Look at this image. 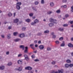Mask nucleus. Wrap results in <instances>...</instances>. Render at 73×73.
I'll list each match as a JSON object with an SVG mask.
<instances>
[{
	"label": "nucleus",
	"instance_id": "obj_1",
	"mask_svg": "<svg viewBox=\"0 0 73 73\" xmlns=\"http://www.w3.org/2000/svg\"><path fill=\"white\" fill-rule=\"evenodd\" d=\"M15 70H19V71H21L22 70V67L20 66L18 68H16L15 69Z\"/></svg>",
	"mask_w": 73,
	"mask_h": 73
},
{
	"label": "nucleus",
	"instance_id": "obj_2",
	"mask_svg": "<svg viewBox=\"0 0 73 73\" xmlns=\"http://www.w3.org/2000/svg\"><path fill=\"white\" fill-rule=\"evenodd\" d=\"M25 70H30L32 69V68L30 66H28L25 68Z\"/></svg>",
	"mask_w": 73,
	"mask_h": 73
},
{
	"label": "nucleus",
	"instance_id": "obj_3",
	"mask_svg": "<svg viewBox=\"0 0 73 73\" xmlns=\"http://www.w3.org/2000/svg\"><path fill=\"white\" fill-rule=\"evenodd\" d=\"M50 20L51 22H53L54 24H57V21L55 20H54L52 18H50Z\"/></svg>",
	"mask_w": 73,
	"mask_h": 73
},
{
	"label": "nucleus",
	"instance_id": "obj_4",
	"mask_svg": "<svg viewBox=\"0 0 73 73\" xmlns=\"http://www.w3.org/2000/svg\"><path fill=\"white\" fill-rule=\"evenodd\" d=\"M39 48L40 50H42L44 48V46L43 45H40L39 46Z\"/></svg>",
	"mask_w": 73,
	"mask_h": 73
},
{
	"label": "nucleus",
	"instance_id": "obj_5",
	"mask_svg": "<svg viewBox=\"0 0 73 73\" xmlns=\"http://www.w3.org/2000/svg\"><path fill=\"white\" fill-rule=\"evenodd\" d=\"M24 57H25V59L28 61V60H29V58L28 57V56L27 55V54L24 55Z\"/></svg>",
	"mask_w": 73,
	"mask_h": 73
},
{
	"label": "nucleus",
	"instance_id": "obj_6",
	"mask_svg": "<svg viewBox=\"0 0 73 73\" xmlns=\"http://www.w3.org/2000/svg\"><path fill=\"white\" fill-rule=\"evenodd\" d=\"M28 47L27 46L25 47V50L24 51L25 53H28Z\"/></svg>",
	"mask_w": 73,
	"mask_h": 73
},
{
	"label": "nucleus",
	"instance_id": "obj_7",
	"mask_svg": "<svg viewBox=\"0 0 73 73\" xmlns=\"http://www.w3.org/2000/svg\"><path fill=\"white\" fill-rule=\"evenodd\" d=\"M7 38L8 39H11V36L10 34H9L7 35Z\"/></svg>",
	"mask_w": 73,
	"mask_h": 73
},
{
	"label": "nucleus",
	"instance_id": "obj_8",
	"mask_svg": "<svg viewBox=\"0 0 73 73\" xmlns=\"http://www.w3.org/2000/svg\"><path fill=\"white\" fill-rule=\"evenodd\" d=\"M25 35H24V34L23 33H22L21 34H20L19 35V36L21 37V38H22V37H24Z\"/></svg>",
	"mask_w": 73,
	"mask_h": 73
},
{
	"label": "nucleus",
	"instance_id": "obj_9",
	"mask_svg": "<svg viewBox=\"0 0 73 73\" xmlns=\"http://www.w3.org/2000/svg\"><path fill=\"white\" fill-rule=\"evenodd\" d=\"M20 40V38H16L14 39V41L15 42H18V41H19Z\"/></svg>",
	"mask_w": 73,
	"mask_h": 73
},
{
	"label": "nucleus",
	"instance_id": "obj_10",
	"mask_svg": "<svg viewBox=\"0 0 73 73\" xmlns=\"http://www.w3.org/2000/svg\"><path fill=\"white\" fill-rule=\"evenodd\" d=\"M4 68H5V66H0V69H1V70H4Z\"/></svg>",
	"mask_w": 73,
	"mask_h": 73
},
{
	"label": "nucleus",
	"instance_id": "obj_11",
	"mask_svg": "<svg viewBox=\"0 0 73 73\" xmlns=\"http://www.w3.org/2000/svg\"><path fill=\"white\" fill-rule=\"evenodd\" d=\"M18 21H19L18 19H16L14 20V22L15 23H18Z\"/></svg>",
	"mask_w": 73,
	"mask_h": 73
},
{
	"label": "nucleus",
	"instance_id": "obj_12",
	"mask_svg": "<svg viewBox=\"0 0 73 73\" xmlns=\"http://www.w3.org/2000/svg\"><path fill=\"white\" fill-rule=\"evenodd\" d=\"M16 7L18 10H19L20 9V7L19 5H16Z\"/></svg>",
	"mask_w": 73,
	"mask_h": 73
},
{
	"label": "nucleus",
	"instance_id": "obj_13",
	"mask_svg": "<svg viewBox=\"0 0 73 73\" xmlns=\"http://www.w3.org/2000/svg\"><path fill=\"white\" fill-rule=\"evenodd\" d=\"M48 25L49 27H53V26L54 25V24H53V23H50L48 24Z\"/></svg>",
	"mask_w": 73,
	"mask_h": 73
},
{
	"label": "nucleus",
	"instance_id": "obj_14",
	"mask_svg": "<svg viewBox=\"0 0 73 73\" xmlns=\"http://www.w3.org/2000/svg\"><path fill=\"white\" fill-rule=\"evenodd\" d=\"M17 62L19 64H22V61L20 60H19Z\"/></svg>",
	"mask_w": 73,
	"mask_h": 73
},
{
	"label": "nucleus",
	"instance_id": "obj_15",
	"mask_svg": "<svg viewBox=\"0 0 73 73\" xmlns=\"http://www.w3.org/2000/svg\"><path fill=\"white\" fill-rule=\"evenodd\" d=\"M58 72H59V73H63V70L62 69L60 70H58Z\"/></svg>",
	"mask_w": 73,
	"mask_h": 73
},
{
	"label": "nucleus",
	"instance_id": "obj_16",
	"mask_svg": "<svg viewBox=\"0 0 73 73\" xmlns=\"http://www.w3.org/2000/svg\"><path fill=\"white\" fill-rule=\"evenodd\" d=\"M50 6H51V7H53V6H54V3H53L52 2H51L50 3Z\"/></svg>",
	"mask_w": 73,
	"mask_h": 73
},
{
	"label": "nucleus",
	"instance_id": "obj_17",
	"mask_svg": "<svg viewBox=\"0 0 73 73\" xmlns=\"http://www.w3.org/2000/svg\"><path fill=\"white\" fill-rule=\"evenodd\" d=\"M25 21L27 23H29V22H31V19H27L25 20Z\"/></svg>",
	"mask_w": 73,
	"mask_h": 73
},
{
	"label": "nucleus",
	"instance_id": "obj_18",
	"mask_svg": "<svg viewBox=\"0 0 73 73\" xmlns=\"http://www.w3.org/2000/svg\"><path fill=\"white\" fill-rule=\"evenodd\" d=\"M8 15L9 17H11L12 16V14L11 13H9L8 14Z\"/></svg>",
	"mask_w": 73,
	"mask_h": 73
},
{
	"label": "nucleus",
	"instance_id": "obj_19",
	"mask_svg": "<svg viewBox=\"0 0 73 73\" xmlns=\"http://www.w3.org/2000/svg\"><path fill=\"white\" fill-rule=\"evenodd\" d=\"M20 48H22L23 50H24V46L21 45L20 46Z\"/></svg>",
	"mask_w": 73,
	"mask_h": 73
},
{
	"label": "nucleus",
	"instance_id": "obj_20",
	"mask_svg": "<svg viewBox=\"0 0 73 73\" xmlns=\"http://www.w3.org/2000/svg\"><path fill=\"white\" fill-rule=\"evenodd\" d=\"M65 66V68H68V67H69V65L68 64H65L64 65Z\"/></svg>",
	"mask_w": 73,
	"mask_h": 73
},
{
	"label": "nucleus",
	"instance_id": "obj_21",
	"mask_svg": "<svg viewBox=\"0 0 73 73\" xmlns=\"http://www.w3.org/2000/svg\"><path fill=\"white\" fill-rule=\"evenodd\" d=\"M49 30H48L45 31L44 32V33H49Z\"/></svg>",
	"mask_w": 73,
	"mask_h": 73
},
{
	"label": "nucleus",
	"instance_id": "obj_22",
	"mask_svg": "<svg viewBox=\"0 0 73 73\" xmlns=\"http://www.w3.org/2000/svg\"><path fill=\"white\" fill-rule=\"evenodd\" d=\"M34 22L35 24H36V23H38V20L37 19H36L34 21Z\"/></svg>",
	"mask_w": 73,
	"mask_h": 73
},
{
	"label": "nucleus",
	"instance_id": "obj_23",
	"mask_svg": "<svg viewBox=\"0 0 73 73\" xmlns=\"http://www.w3.org/2000/svg\"><path fill=\"white\" fill-rule=\"evenodd\" d=\"M59 31H61V32H63L64 31V29L61 28H59Z\"/></svg>",
	"mask_w": 73,
	"mask_h": 73
},
{
	"label": "nucleus",
	"instance_id": "obj_24",
	"mask_svg": "<svg viewBox=\"0 0 73 73\" xmlns=\"http://www.w3.org/2000/svg\"><path fill=\"white\" fill-rule=\"evenodd\" d=\"M60 46H65V43L64 42H63L61 44Z\"/></svg>",
	"mask_w": 73,
	"mask_h": 73
},
{
	"label": "nucleus",
	"instance_id": "obj_25",
	"mask_svg": "<svg viewBox=\"0 0 73 73\" xmlns=\"http://www.w3.org/2000/svg\"><path fill=\"white\" fill-rule=\"evenodd\" d=\"M17 5H21V3L20 2H18L17 3Z\"/></svg>",
	"mask_w": 73,
	"mask_h": 73
},
{
	"label": "nucleus",
	"instance_id": "obj_26",
	"mask_svg": "<svg viewBox=\"0 0 73 73\" xmlns=\"http://www.w3.org/2000/svg\"><path fill=\"white\" fill-rule=\"evenodd\" d=\"M14 36H16V35H17V34H18V33L17 32H14L13 33Z\"/></svg>",
	"mask_w": 73,
	"mask_h": 73
},
{
	"label": "nucleus",
	"instance_id": "obj_27",
	"mask_svg": "<svg viewBox=\"0 0 73 73\" xmlns=\"http://www.w3.org/2000/svg\"><path fill=\"white\" fill-rule=\"evenodd\" d=\"M60 12H61V11L60 10H58L56 11V12L57 13H60Z\"/></svg>",
	"mask_w": 73,
	"mask_h": 73
},
{
	"label": "nucleus",
	"instance_id": "obj_28",
	"mask_svg": "<svg viewBox=\"0 0 73 73\" xmlns=\"http://www.w3.org/2000/svg\"><path fill=\"white\" fill-rule=\"evenodd\" d=\"M66 62L68 63H70V62H71V61H70V60L68 59L66 60Z\"/></svg>",
	"mask_w": 73,
	"mask_h": 73
},
{
	"label": "nucleus",
	"instance_id": "obj_29",
	"mask_svg": "<svg viewBox=\"0 0 73 73\" xmlns=\"http://www.w3.org/2000/svg\"><path fill=\"white\" fill-rule=\"evenodd\" d=\"M12 65V63L11 62H10L8 63L7 64V65H8V66H11Z\"/></svg>",
	"mask_w": 73,
	"mask_h": 73
},
{
	"label": "nucleus",
	"instance_id": "obj_30",
	"mask_svg": "<svg viewBox=\"0 0 73 73\" xmlns=\"http://www.w3.org/2000/svg\"><path fill=\"white\" fill-rule=\"evenodd\" d=\"M68 46H69V47H72V44L70 43L68 44Z\"/></svg>",
	"mask_w": 73,
	"mask_h": 73
},
{
	"label": "nucleus",
	"instance_id": "obj_31",
	"mask_svg": "<svg viewBox=\"0 0 73 73\" xmlns=\"http://www.w3.org/2000/svg\"><path fill=\"white\" fill-rule=\"evenodd\" d=\"M52 13V11H48L47 12V14L48 15H49L50 14H51V13Z\"/></svg>",
	"mask_w": 73,
	"mask_h": 73
},
{
	"label": "nucleus",
	"instance_id": "obj_32",
	"mask_svg": "<svg viewBox=\"0 0 73 73\" xmlns=\"http://www.w3.org/2000/svg\"><path fill=\"white\" fill-rule=\"evenodd\" d=\"M55 43L56 44H58L60 43V42L58 40H56L55 41Z\"/></svg>",
	"mask_w": 73,
	"mask_h": 73
},
{
	"label": "nucleus",
	"instance_id": "obj_33",
	"mask_svg": "<svg viewBox=\"0 0 73 73\" xmlns=\"http://www.w3.org/2000/svg\"><path fill=\"white\" fill-rule=\"evenodd\" d=\"M35 22H32L31 23V25H35Z\"/></svg>",
	"mask_w": 73,
	"mask_h": 73
},
{
	"label": "nucleus",
	"instance_id": "obj_34",
	"mask_svg": "<svg viewBox=\"0 0 73 73\" xmlns=\"http://www.w3.org/2000/svg\"><path fill=\"white\" fill-rule=\"evenodd\" d=\"M52 64L53 65H54V64H56V62L55 61H53L52 62Z\"/></svg>",
	"mask_w": 73,
	"mask_h": 73
},
{
	"label": "nucleus",
	"instance_id": "obj_35",
	"mask_svg": "<svg viewBox=\"0 0 73 73\" xmlns=\"http://www.w3.org/2000/svg\"><path fill=\"white\" fill-rule=\"evenodd\" d=\"M33 15V13H30V14H29V15L30 17L32 16Z\"/></svg>",
	"mask_w": 73,
	"mask_h": 73
},
{
	"label": "nucleus",
	"instance_id": "obj_36",
	"mask_svg": "<svg viewBox=\"0 0 73 73\" xmlns=\"http://www.w3.org/2000/svg\"><path fill=\"white\" fill-rule=\"evenodd\" d=\"M28 73H33V72L31 70H29L28 72Z\"/></svg>",
	"mask_w": 73,
	"mask_h": 73
},
{
	"label": "nucleus",
	"instance_id": "obj_37",
	"mask_svg": "<svg viewBox=\"0 0 73 73\" xmlns=\"http://www.w3.org/2000/svg\"><path fill=\"white\" fill-rule=\"evenodd\" d=\"M41 4H44V0H41Z\"/></svg>",
	"mask_w": 73,
	"mask_h": 73
},
{
	"label": "nucleus",
	"instance_id": "obj_38",
	"mask_svg": "<svg viewBox=\"0 0 73 73\" xmlns=\"http://www.w3.org/2000/svg\"><path fill=\"white\" fill-rule=\"evenodd\" d=\"M63 40V37H61L59 38V40L61 41L62 40Z\"/></svg>",
	"mask_w": 73,
	"mask_h": 73
},
{
	"label": "nucleus",
	"instance_id": "obj_39",
	"mask_svg": "<svg viewBox=\"0 0 73 73\" xmlns=\"http://www.w3.org/2000/svg\"><path fill=\"white\" fill-rule=\"evenodd\" d=\"M37 35L38 36H40V35H42V33H38L37 34Z\"/></svg>",
	"mask_w": 73,
	"mask_h": 73
},
{
	"label": "nucleus",
	"instance_id": "obj_40",
	"mask_svg": "<svg viewBox=\"0 0 73 73\" xmlns=\"http://www.w3.org/2000/svg\"><path fill=\"white\" fill-rule=\"evenodd\" d=\"M56 35H53L52 36V38H56Z\"/></svg>",
	"mask_w": 73,
	"mask_h": 73
},
{
	"label": "nucleus",
	"instance_id": "obj_41",
	"mask_svg": "<svg viewBox=\"0 0 73 73\" xmlns=\"http://www.w3.org/2000/svg\"><path fill=\"white\" fill-rule=\"evenodd\" d=\"M21 56H22V54H18V57H21Z\"/></svg>",
	"mask_w": 73,
	"mask_h": 73
},
{
	"label": "nucleus",
	"instance_id": "obj_42",
	"mask_svg": "<svg viewBox=\"0 0 73 73\" xmlns=\"http://www.w3.org/2000/svg\"><path fill=\"white\" fill-rule=\"evenodd\" d=\"M1 36L2 37V38H5V36H4V35H1Z\"/></svg>",
	"mask_w": 73,
	"mask_h": 73
},
{
	"label": "nucleus",
	"instance_id": "obj_43",
	"mask_svg": "<svg viewBox=\"0 0 73 73\" xmlns=\"http://www.w3.org/2000/svg\"><path fill=\"white\" fill-rule=\"evenodd\" d=\"M63 27H67L68 26V25L66 24H64L63 25Z\"/></svg>",
	"mask_w": 73,
	"mask_h": 73
},
{
	"label": "nucleus",
	"instance_id": "obj_44",
	"mask_svg": "<svg viewBox=\"0 0 73 73\" xmlns=\"http://www.w3.org/2000/svg\"><path fill=\"white\" fill-rule=\"evenodd\" d=\"M33 9L34 10V11H37V9H36L35 7H33Z\"/></svg>",
	"mask_w": 73,
	"mask_h": 73
},
{
	"label": "nucleus",
	"instance_id": "obj_45",
	"mask_svg": "<svg viewBox=\"0 0 73 73\" xmlns=\"http://www.w3.org/2000/svg\"><path fill=\"white\" fill-rule=\"evenodd\" d=\"M26 29V28L25 27H23L22 29L23 31H25Z\"/></svg>",
	"mask_w": 73,
	"mask_h": 73
},
{
	"label": "nucleus",
	"instance_id": "obj_46",
	"mask_svg": "<svg viewBox=\"0 0 73 73\" xmlns=\"http://www.w3.org/2000/svg\"><path fill=\"white\" fill-rule=\"evenodd\" d=\"M73 66V64H70V65H69V66H70V67H72V66Z\"/></svg>",
	"mask_w": 73,
	"mask_h": 73
},
{
	"label": "nucleus",
	"instance_id": "obj_47",
	"mask_svg": "<svg viewBox=\"0 0 73 73\" xmlns=\"http://www.w3.org/2000/svg\"><path fill=\"white\" fill-rule=\"evenodd\" d=\"M38 4V2H35V5H37V4Z\"/></svg>",
	"mask_w": 73,
	"mask_h": 73
},
{
	"label": "nucleus",
	"instance_id": "obj_48",
	"mask_svg": "<svg viewBox=\"0 0 73 73\" xmlns=\"http://www.w3.org/2000/svg\"><path fill=\"white\" fill-rule=\"evenodd\" d=\"M63 2L65 3H66V0H63Z\"/></svg>",
	"mask_w": 73,
	"mask_h": 73
},
{
	"label": "nucleus",
	"instance_id": "obj_49",
	"mask_svg": "<svg viewBox=\"0 0 73 73\" xmlns=\"http://www.w3.org/2000/svg\"><path fill=\"white\" fill-rule=\"evenodd\" d=\"M31 57L32 58H35V56L34 55H33L31 56Z\"/></svg>",
	"mask_w": 73,
	"mask_h": 73
},
{
	"label": "nucleus",
	"instance_id": "obj_50",
	"mask_svg": "<svg viewBox=\"0 0 73 73\" xmlns=\"http://www.w3.org/2000/svg\"><path fill=\"white\" fill-rule=\"evenodd\" d=\"M71 9H72V11L73 12V5L71 7Z\"/></svg>",
	"mask_w": 73,
	"mask_h": 73
},
{
	"label": "nucleus",
	"instance_id": "obj_51",
	"mask_svg": "<svg viewBox=\"0 0 73 73\" xmlns=\"http://www.w3.org/2000/svg\"><path fill=\"white\" fill-rule=\"evenodd\" d=\"M69 17V15L68 14H66L65 15V17Z\"/></svg>",
	"mask_w": 73,
	"mask_h": 73
},
{
	"label": "nucleus",
	"instance_id": "obj_52",
	"mask_svg": "<svg viewBox=\"0 0 73 73\" xmlns=\"http://www.w3.org/2000/svg\"><path fill=\"white\" fill-rule=\"evenodd\" d=\"M36 62H37V61H39V60H38L37 59H36L34 60Z\"/></svg>",
	"mask_w": 73,
	"mask_h": 73
},
{
	"label": "nucleus",
	"instance_id": "obj_53",
	"mask_svg": "<svg viewBox=\"0 0 73 73\" xmlns=\"http://www.w3.org/2000/svg\"><path fill=\"white\" fill-rule=\"evenodd\" d=\"M51 48H47V50H50Z\"/></svg>",
	"mask_w": 73,
	"mask_h": 73
},
{
	"label": "nucleus",
	"instance_id": "obj_54",
	"mask_svg": "<svg viewBox=\"0 0 73 73\" xmlns=\"http://www.w3.org/2000/svg\"><path fill=\"white\" fill-rule=\"evenodd\" d=\"M38 47V45L37 44L35 45V48H37Z\"/></svg>",
	"mask_w": 73,
	"mask_h": 73
},
{
	"label": "nucleus",
	"instance_id": "obj_55",
	"mask_svg": "<svg viewBox=\"0 0 73 73\" xmlns=\"http://www.w3.org/2000/svg\"><path fill=\"white\" fill-rule=\"evenodd\" d=\"M6 54H9V51H8L6 52Z\"/></svg>",
	"mask_w": 73,
	"mask_h": 73
},
{
	"label": "nucleus",
	"instance_id": "obj_56",
	"mask_svg": "<svg viewBox=\"0 0 73 73\" xmlns=\"http://www.w3.org/2000/svg\"><path fill=\"white\" fill-rule=\"evenodd\" d=\"M70 23L71 24H73V21H70Z\"/></svg>",
	"mask_w": 73,
	"mask_h": 73
},
{
	"label": "nucleus",
	"instance_id": "obj_57",
	"mask_svg": "<svg viewBox=\"0 0 73 73\" xmlns=\"http://www.w3.org/2000/svg\"><path fill=\"white\" fill-rule=\"evenodd\" d=\"M64 8H66V5H64L63 6Z\"/></svg>",
	"mask_w": 73,
	"mask_h": 73
},
{
	"label": "nucleus",
	"instance_id": "obj_58",
	"mask_svg": "<svg viewBox=\"0 0 73 73\" xmlns=\"http://www.w3.org/2000/svg\"><path fill=\"white\" fill-rule=\"evenodd\" d=\"M18 23H19V24L17 23V24L18 25H19V24H20L21 23V22H19Z\"/></svg>",
	"mask_w": 73,
	"mask_h": 73
},
{
	"label": "nucleus",
	"instance_id": "obj_59",
	"mask_svg": "<svg viewBox=\"0 0 73 73\" xmlns=\"http://www.w3.org/2000/svg\"><path fill=\"white\" fill-rule=\"evenodd\" d=\"M34 45V44H31L30 45V46H33Z\"/></svg>",
	"mask_w": 73,
	"mask_h": 73
},
{
	"label": "nucleus",
	"instance_id": "obj_60",
	"mask_svg": "<svg viewBox=\"0 0 73 73\" xmlns=\"http://www.w3.org/2000/svg\"><path fill=\"white\" fill-rule=\"evenodd\" d=\"M37 41L35 40V41H34V43L35 44H36V43H37Z\"/></svg>",
	"mask_w": 73,
	"mask_h": 73
},
{
	"label": "nucleus",
	"instance_id": "obj_61",
	"mask_svg": "<svg viewBox=\"0 0 73 73\" xmlns=\"http://www.w3.org/2000/svg\"><path fill=\"white\" fill-rule=\"evenodd\" d=\"M8 29H11V26L9 27H8Z\"/></svg>",
	"mask_w": 73,
	"mask_h": 73
},
{
	"label": "nucleus",
	"instance_id": "obj_62",
	"mask_svg": "<svg viewBox=\"0 0 73 73\" xmlns=\"http://www.w3.org/2000/svg\"><path fill=\"white\" fill-rule=\"evenodd\" d=\"M14 16L15 17L16 16V13H14L13 14Z\"/></svg>",
	"mask_w": 73,
	"mask_h": 73
},
{
	"label": "nucleus",
	"instance_id": "obj_63",
	"mask_svg": "<svg viewBox=\"0 0 73 73\" xmlns=\"http://www.w3.org/2000/svg\"><path fill=\"white\" fill-rule=\"evenodd\" d=\"M38 44H40V43H41V41H38Z\"/></svg>",
	"mask_w": 73,
	"mask_h": 73
},
{
	"label": "nucleus",
	"instance_id": "obj_64",
	"mask_svg": "<svg viewBox=\"0 0 73 73\" xmlns=\"http://www.w3.org/2000/svg\"><path fill=\"white\" fill-rule=\"evenodd\" d=\"M71 41H73V38H71Z\"/></svg>",
	"mask_w": 73,
	"mask_h": 73
}]
</instances>
